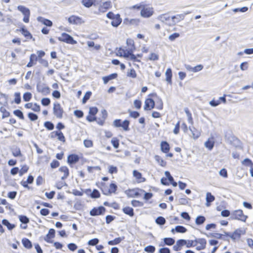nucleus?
Listing matches in <instances>:
<instances>
[{"label": "nucleus", "instance_id": "1", "mask_svg": "<svg viewBox=\"0 0 253 253\" xmlns=\"http://www.w3.org/2000/svg\"><path fill=\"white\" fill-rule=\"evenodd\" d=\"M225 140L228 143L232 145L236 148H242V143L241 141L232 133L226 132L225 134Z\"/></svg>", "mask_w": 253, "mask_h": 253}, {"label": "nucleus", "instance_id": "2", "mask_svg": "<svg viewBox=\"0 0 253 253\" xmlns=\"http://www.w3.org/2000/svg\"><path fill=\"white\" fill-rule=\"evenodd\" d=\"M248 218L247 215L244 214L243 211L241 210H235L233 211L229 217L230 220H238L243 222H246Z\"/></svg>", "mask_w": 253, "mask_h": 253}, {"label": "nucleus", "instance_id": "3", "mask_svg": "<svg viewBox=\"0 0 253 253\" xmlns=\"http://www.w3.org/2000/svg\"><path fill=\"white\" fill-rule=\"evenodd\" d=\"M37 91L41 93L42 95L46 96L50 94V88L45 83L39 81L36 85Z\"/></svg>", "mask_w": 253, "mask_h": 253}, {"label": "nucleus", "instance_id": "4", "mask_svg": "<svg viewBox=\"0 0 253 253\" xmlns=\"http://www.w3.org/2000/svg\"><path fill=\"white\" fill-rule=\"evenodd\" d=\"M62 37H59L57 38L58 40L60 42H65L67 43L71 44H75L77 43L74 38L68 34L66 33H62Z\"/></svg>", "mask_w": 253, "mask_h": 253}, {"label": "nucleus", "instance_id": "5", "mask_svg": "<svg viewBox=\"0 0 253 253\" xmlns=\"http://www.w3.org/2000/svg\"><path fill=\"white\" fill-rule=\"evenodd\" d=\"M17 9L24 15L23 21L25 23H28L29 22V18L30 16V9L23 5L18 6Z\"/></svg>", "mask_w": 253, "mask_h": 253}, {"label": "nucleus", "instance_id": "6", "mask_svg": "<svg viewBox=\"0 0 253 253\" xmlns=\"http://www.w3.org/2000/svg\"><path fill=\"white\" fill-rule=\"evenodd\" d=\"M53 113L57 118H62L64 110L59 103H54L53 107Z\"/></svg>", "mask_w": 253, "mask_h": 253}, {"label": "nucleus", "instance_id": "7", "mask_svg": "<svg viewBox=\"0 0 253 253\" xmlns=\"http://www.w3.org/2000/svg\"><path fill=\"white\" fill-rule=\"evenodd\" d=\"M106 211V208L100 206L98 207H94L89 211V214L92 216L103 215Z\"/></svg>", "mask_w": 253, "mask_h": 253}, {"label": "nucleus", "instance_id": "8", "mask_svg": "<svg viewBox=\"0 0 253 253\" xmlns=\"http://www.w3.org/2000/svg\"><path fill=\"white\" fill-rule=\"evenodd\" d=\"M134 51L131 49H124L120 47L117 54L120 57H123L126 59L129 58V57L133 53Z\"/></svg>", "mask_w": 253, "mask_h": 253}, {"label": "nucleus", "instance_id": "9", "mask_svg": "<svg viewBox=\"0 0 253 253\" xmlns=\"http://www.w3.org/2000/svg\"><path fill=\"white\" fill-rule=\"evenodd\" d=\"M16 31H19L27 39L35 41V38H33L31 33L26 29V27L22 25V26L19 29H17Z\"/></svg>", "mask_w": 253, "mask_h": 253}, {"label": "nucleus", "instance_id": "10", "mask_svg": "<svg viewBox=\"0 0 253 253\" xmlns=\"http://www.w3.org/2000/svg\"><path fill=\"white\" fill-rule=\"evenodd\" d=\"M154 13L153 8L152 7H143L140 11L141 15L144 18H149Z\"/></svg>", "mask_w": 253, "mask_h": 253}, {"label": "nucleus", "instance_id": "11", "mask_svg": "<svg viewBox=\"0 0 253 253\" xmlns=\"http://www.w3.org/2000/svg\"><path fill=\"white\" fill-rule=\"evenodd\" d=\"M80 160V157L76 154H72L69 155L67 158V163L71 166L78 163Z\"/></svg>", "mask_w": 253, "mask_h": 253}, {"label": "nucleus", "instance_id": "12", "mask_svg": "<svg viewBox=\"0 0 253 253\" xmlns=\"http://www.w3.org/2000/svg\"><path fill=\"white\" fill-rule=\"evenodd\" d=\"M68 21L70 24L74 25H80L84 23L82 18L75 15H72L69 17L68 19Z\"/></svg>", "mask_w": 253, "mask_h": 253}, {"label": "nucleus", "instance_id": "13", "mask_svg": "<svg viewBox=\"0 0 253 253\" xmlns=\"http://www.w3.org/2000/svg\"><path fill=\"white\" fill-rule=\"evenodd\" d=\"M155 106V102L152 98H148L145 100L144 106V109L145 111L151 110L153 109Z\"/></svg>", "mask_w": 253, "mask_h": 253}, {"label": "nucleus", "instance_id": "14", "mask_svg": "<svg viewBox=\"0 0 253 253\" xmlns=\"http://www.w3.org/2000/svg\"><path fill=\"white\" fill-rule=\"evenodd\" d=\"M184 19V14H177L176 15L173 16L171 17V21L168 23L169 26L174 25L176 23L180 22Z\"/></svg>", "mask_w": 253, "mask_h": 253}, {"label": "nucleus", "instance_id": "15", "mask_svg": "<svg viewBox=\"0 0 253 253\" xmlns=\"http://www.w3.org/2000/svg\"><path fill=\"white\" fill-rule=\"evenodd\" d=\"M55 230L53 228H50L48 234H47L45 237L44 238V240L48 243H52L53 241L51 239L55 237Z\"/></svg>", "mask_w": 253, "mask_h": 253}, {"label": "nucleus", "instance_id": "16", "mask_svg": "<svg viewBox=\"0 0 253 253\" xmlns=\"http://www.w3.org/2000/svg\"><path fill=\"white\" fill-rule=\"evenodd\" d=\"M112 7V3L111 1H107L103 2L102 4H100L98 10L99 11L102 13L106 12L108 9Z\"/></svg>", "mask_w": 253, "mask_h": 253}, {"label": "nucleus", "instance_id": "17", "mask_svg": "<svg viewBox=\"0 0 253 253\" xmlns=\"http://www.w3.org/2000/svg\"><path fill=\"white\" fill-rule=\"evenodd\" d=\"M187 241L184 239H179L176 241V245L173 246V250L174 251H179L181 249V247L185 245Z\"/></svg>", "mask_w": 253, "mask_h": 253}, {"label": "nucleus", "instance_id": "18", "mask_svg": "<svg viewBox=\"0 0 253 253\" xmlns=\"http://www.w3.org/2000/svg\"><path fill=\"white\" fill-rule=\"evenodd\" d=\"M133 176L137 180L138 183L145 182L146 179L145 178L143 177L141 172L137 170H133Z\"/></svg>", "mask_w": 253, "mask_h": 253}, {"label": "nucleus", "instance_id": "19", "mask_svg": "<svg viewBox=\"0 0 253 253\" xmlns=\"http://www.w3.org/2000/svg\"><path fill=\"white\" fill-rule=\"evenodd\" d=\"M161 150L164 153H168L170 150V145L167 141H162L160 144Z\"/></svg>", "mask_w": 253, "mask_h": 253}, {"label": "nucleus", "instance_id": "20", "mask_svg": "<svg viewBox=\"0 0 253 253\" xmlns=\"http://www.w3.org/2000/svg\"><path fill=\"white\" fill-rule=\"evenodd\" d=\"M122 20L119 14H116V17L111 22V25L114 27H118L122 23Z\"/></svg>", "mask_w": 253, "mask_h": 253}, {"label": "nucleus", "instance_id": "21", "mask_svg": "<svg viewBox=\"0 0 253 253\" xmlns=\"http://www.w3.org/2000/svg\"><path fill=\"white\" fill-rule=\"evenodd\" d=\"M37 62V55L34 54L32 53L31 54L30 56V61L28 63V64L26 65L27 67L30 68L34 65H36Z\"/></svg>", "mask_w": 253, "mask_h": 253}, {"label": "nucleus", "instance_id": "22", "mask_svg": "<svg viewBox=\"0 0 253 253\" xmlns=\"http://www.w3.org/2000/svg\"><path fill=\"white\" fill-rule=\"evenodd\" d=\"M37 20L47 27H51L53 24L51 20L41 16H39L37 18Z\"/></svg>", "mask_w": 253, "mask_h": 253}, {"label": "nucleus", "instance_id": "23", "mask_svg": "<svg viewBox=\"0 0 253 253\" xmlns=\"http://www.w3.org/2000/svg\"><path fill=\"white\" fill-rule=\"evenodd\" d=\"M118 74L116 73H112L108 76H104L102 78L104 84H107L110 81L115 79L117 78Z\"/></svg>", "mask_w": 253, "mask_h": 253}, {"label": "nucleus", "instance_id": "24", "mask_svg": "<svg viewBox=\"0 0 253 253\" xmlns=\"http://www.w3.org/2000/svg\"><path fill=\"white\" fill-rule=\"evenodd\" d=\"M149 96H155L158 99V101H157V105L156 106V108L158 110H162L163 108V102L162 99L159 97L156 93L150 94H149Z\"/></svg>", "mask_w": 253, "mask_h": 253}, {"label": "nucleus", "instance_id": "25", "mask_svg": "<svg viewBox=\"0 0 253 253\" xmlns=\"http://www.w3.org/2000/svg\"><path fill=\"white\" fill-rule=\"evenodd\" d=\"M165 75L166 76V81L169 84H172V70L171 68H169L167 69Z\"/></svg>", "mask_w": 253, "mask_h": 253}, {"label": "nucleus", "instance_id": "26", "mask_svg": "<svg viewBox=\"0 0 253 253\" xmlns=\"http://www.w3.org/2000/svg\"><path fill=\"white\" fill-rule=\"evenodd\" d=\"M1 224L5 226L9 230H12L16 227L15 224L10 223L6 219H3L1 221Z\"/></svg>", "mask_w": 253, "mask_h": 253}, {"label": "nucleus", "instance_id": "27", "mask_svg": "<svg viewBox=\"0 0 253 253\" xmlns=\"http://www.w3.org/2000/svg\"><path fill=\"white\" fill-rule=\"evenodd\" d=\"M22 244L27 249H31L33 247L32 242L26 238H23L22 239Z\"/></svg>", "mask_w": 253, "mask_h": 253}, {"label": "nucleus", "instance_id": "28", "mask_svg": "<svg viewBox=\"0 0 253 253\" xmlns=\"http://www.w3.org/2000/svg\"><path fill=\"white\" fill-rule=\"evenodd\" d=\"M122 211L124 213L130 217H132L134 215V210L132 208L126 207L122 209Z\"/></svg>", "mask_w": 253, "mask_h": 253}, {"label": "nucleus", "instance_id": "29", "mask_svg": "<svg viewBox=\"0 0 253 253\" xmlns=\"http://www.w3.org/2000/svg\"><path fill=\"white\" fill-rule=\"evenodd\" d=\"M158 19L163 23L166 22L168 25V23L171 21V18L167 14H164L159 15L158 17Z\"/></svg>", "mask_w": 253, "mask_h": 253}, {"label": "nucleus", "instance_id": "30", "mask_svg": "<svg viewBox=\"0 0 253 253\" xmlns=\"http://www.w3.org/2000/svg\"><path fill=\"white\" fill-rule=\"evenodd\" d=\"M244 232L243 230L240 229H237L235 230L232 233V236H231V238L232 240H235L237 238H240L241 237V234H244Z\"/></svg>", "mask_w": 253, "mask_h": 253}, {"label": "nucleus", "instance_id": "31", "mask_svg": "<svg viewBox=\"0 0 253 253\" xmlns=\"http://www.w3.org/2000/svg\"><path fill=\"white\" fill-rule=\"evenodd\" d=\"M205 234L208 237H211L218 239H222L224 241L227 240L226 239L223 238V235L218 233H210L209 234L205 233Z\"/></svg>", "mask_w": 253, "mask_h": 253}, {"label": "nucleus", "instance_id": "32", "mask_svg": "<svg viewBox=\"0 0 253 253\" xmlns=\"http://www.w3.org/2000/svg\"><path fill=\"white\" fill-rule=\"evenodd\" d=\"M125 239V237L116 238L113 240H110L108 242V244L110 246L116 245L120 244L122 240Z\"/></svg>", "mask_w": 253, "mask_h": 253}, {"label": "nucleus", "instance_id": "33", "mask_svg": "<svg viewBox=\"0 0 253 253\" xmlns=\"http://www.w3.org/2000/svg\"><path fill=\"white\" fill-rule=\"evenodd\" d=\"M100 184H101V187H100V188L102 193L104 195H109L111 194L110 192V190L108 188V187L106 185L105 183L101 182Z\"/></svg>", "mask_w": 253, "mask_h": 253}, {"label": "nucleus", "instance_id": "34", "mask_svg": "<svg viewBox=\"0 0 253 253\" xmlns=\"http://www.w3.org/2000/svg\"><path fill=\"white\" fill-rule=\"evenodd\" d=\"M53 133H55V135H56L58 140L61 141L63 142H65L66 141L65 137L63 133L61 131H54Z\"/></svg>", "mask_w": 253, "mask_h": 253}, {"label": "nucleus", "instance_id": "35", "mask_svg": "<svg viewBox=\"0 0 253 253\" xmlns=\"http://www.w3.org/2000/svg\"><path fill=\"white\" fill-rule=\"evenodd\" d=\"M11 152L14 157H18L22 156L20 149L19 147H15V148H12Z\"/></svg>", "mask_w": 253, "mask_h": 253}, {"label": "nucleus", "instance_id": "36", "mask_svg": "<svg viewBox=\"0 0 253 253\" xmlns=\"http://www.w3.org/2000/svg\"><path fill=\"white\" fill-rule=\"evenodd\" d=\"M130 121L128 120H125L122 122L121 127L123 128V130L126 131H128L130 130L129 126Z\"/></svg>", "mask_w": 253, "mask_h": 253}, {"label": "nucleus", "instance_id": "37", "mask_svg": "<svg viewBox=\"0 0 253 253\" xmlns=\"http://www.w3.org/2000/svg\"><path fill=\"white\" fill-rule=\"evenodd\" d=\"M135 188L134 189H128L125 191V194L127 195L128 198H134L135 197Z\"/></svg>", "mask_w": 253, "mask_h": 253}, {"label": "nucleus", "instance_id": "38", "mask_svg": "<svg viewBox=\"0 0 253 253\" xmlns=\"http://www.w3.org/2000/svg\"><path fill=\"white\" fill-rule=\"evenodd\" d=\"M155 161L159 164V165L163 167H166L167 165V162L165 161L160 156L155 155L154 157Z\"/></svg>", "mask_w": 253, "mask_h": 253}, {"label": "nucleus", "instance_id": "39", "mask_svg": "<svg viewBox=\"0 0 253 253\" xmlns=\"http://www.w3.org/2000/svg\"><path fill=\"white\" fill-rule=\"evenodd\" d=\"M206 219L204 216L199 215L195 220V223L198 225H202L205 222Z\"/></svg>", "mask_w": 253, "mask_h": 253}, {"label": "nucleus", "instance_id": "40", "mask_svg": "<svg viewBox=\"0 0 253 253\" xmlns=\"http://www.w3.org/2000/svg\"><path fill=\"white\" fill-rule=\"evenodd\" d=\"M88 46L90 48H93V49L96 50H99L101 48V46L99 44H95V43L93 41H88L87 42Z\"/></svg>", "mask_w": 253, "mask_h": 253}, {"label": "nucleus", "instance_id": "41", "mask_svg": "<svg viewBox=\"0 0 253 253\" xmlns=\"http://www.w3.org/2000/svg\"><path fill=\"white\" fill-rule=\"evenodd\" d=\"M20 221L24 224H27L30 222V219L25 215H20L18 216Z\"/></svg>", "mask_w": 253, "mask_h": 253}, {"label": "nucleus", "instance_id": "42", "mask_svg": "<svg viewBox=\"0 0 253 253\" xmlns=\"http://www.w3.org/2000/svg\"><path fill=\"white\" fill-rule=\"evenodd\" d=\"M155 222L160 226H163L165 224L166 220L164 217L159 216L155 219Z\"/></svg>", "mask_w": 253, "mask_h": 253}, {"label": "nucleus", "instance_id": "43", "mask_svg": "<svg viewBox=\"0 0 253 253\" xmlns=\"http://www.w3.org/2000/svg\"><path fill=\"white\" fill-rule=\"evenodd\" d=\"M214 146V142L212 140H208L205 143V146L209 150H211Z\"/></svg>", "mask_w": 253, "mask_h": 253}, {"label": "nucleus", "instance_id": "44", "mask_svg": "<svg viewBox=\"0 0 253 253\" xmlns=\"http://www.w3.org/2000/svg\"><path fill=\"white\" fill-rule=\"evenodd\" d=\"M189 129L192 132V137H193L194 139H197L200 136V132L197 129H196L195 128H191L190 127H189Z\"/></svg>", "mask_w": 253, "mask_h": 253}, {"label": "nucleus", "instance_id": "45", "mask_svg": "<svg viewBox=\"0 0 253 253\" xmlns=\"http://www.w3.org/2000/svg\"><path fill=\"white\" fill-rule=\"evenodd\" d=\"M44 126L48 130H52L54 128L53 123L50 121H46L44 123Z\"/></svg>", "mask_w": 253, "mask_h": 253}, {"label": "nucleus", "instance_id": "46", "mask_svg": "<svg viewBox=\"0 0 253 253\" xmlns=\"http://www.w3.org/2000/svg\"><path fill=\"white\" fill-rule=\"evenodd\" d=\"M165 245L171 246L175 243V240L172 238H165L163 239Z\"/></svg>", "mask_w": 253, "mask_h": 253}, {"label": "nucleus", "instance_id": "47", "mask_svg": "<svg viewBox=\"0 0 253 253\" xmlns=\"http://www.w3.org/2000/svg\"><path fill=\"white\" fill-rule=\"evenodd\" d=\"M126 44L128 46H130L129 48L131 49L133 51H135L136 49V47L134 44V41L131 39H127L126 40Z\"/></svg>", "mask_w": 253, "mask_h": 253}, {"label": "nucleus", "instance_id": "48", "mask_svg": "<svg viewBox=\"0 0 253 253\" xmlns=\"http://www.w3.org/2000/svg\"><path fill=\"white\" fill-rule=\"evenodd\" d=\"M91 94L92 92L90 91H87L86 92L82 99V103L83 104H85L86 102L89 99Z\"/></svg>", "mask_w": 253, "mask_h": 253}, {"label": "nucleus", "instance_id": "49", "mask_svg": "<svg viewBox=\"0 0 253 253\" xmlns=\"http://www.w3.org/2000/svg\"><path fill=\"white\" fill-rule=\"evenodd\" d=\"M184 112L186 113L187 117H188V122L189 123L193 124V118L192 116V114L189 111V109L188 108H184Z\"/></svg>", "mask_w": 253, "mask_h": 253}, {"label": "nucleus", "instance_id": "50", "mask_svg": "<svg viewBox=\"0 0 253 253\" xmlns=\"http://www.w3.org/2000/svg\"><path fill=\"white\" fill-rule=\"evenodd\" d=\"M175 232L177 233H184L187 232V229L181 225H177L175 227Z\"/></svg>", "mask_w": 253, "mask_h": 253}, {"label": "nucleus", "instance_id": "51", "mask_svg": "<svg viewBox=\"0 0 253 253\" xmlns=\"http://www.w3.org/2000/svg\"><path fill=\"white\" fill-rule=\"evenodd\" d=\"M195 241L196 242V244L197 243H199L200 244L201 246L204 247L203 248L205 249L206 244H207V241L204 238H198V239H195Z\"/></svg>", "mask_w": 253, "mask_h": 253}, {"label": "nucleus", "instance_id": "52", "mask_svg": "<svg viewBox=\"0 0 253 253\" xmlns=\"http://www.w3.org/2000/svg\"><path fill=\"white\" fill-rule=\"evenodd\" d=\"M242 164L245 166L250 167V168L253 167V162L249 158L245 159L242 162Z\"/></svg>", "mask_w": 253, "mask_h": 253}, {"label": "nucleus", "instance_id": "53", "mask_svg": "<svg viewBox=\"0 0 253 253\" xmlns=\"http://www.w3.org/2000/svg\"><path fill=\"white\" fill-rule=\"evenodd\" d=\"M0 112L2 113L1 116L2 119L8 117L10 115V113L7 111L3 107H0Z\"/></svg>", "mask_w": 253, "mask_h": 253}, {"label": "nucleus", "instance_id": "54", "mask_svg": "<svg viewBox=\"0 0 253 253\" xmlns=\"http://www.w3.org/2000/svg\"><path fill=\"white\" fill-rule=\"evenodd\" d=\"M13 114L18 117L20 119L24 120V116L23 112L19 109L15 110L13 111Z\"/></svg>", "mask_w": 253, "mask_h": 253}, {"label": "nucleus", "instance_id": "55", "mask_svg": "<svg viewBox=\"0 0 253 253\" xmlns=\"http://www.w3.org/2000/svg\"><path fill=\"white\" fill-rule=\"evenodd\" d=\"M14 102L17 104H19L21 102V94L19 92H16L14 93Z\"/></svg>", "mask_w": 253, "mask_h": 253}, {"label": "nucleus", "instance_id": "56", "mask_svg": "<svg viewBox=\"0 0 253 253\" xmlns=\"http://www.w3.org/2000/svg\"><path fill=\"white\" fill-rule=\"evenodd\" d=\"M32 97V94L30 92H26L23 95V100L25 102L29 101Z\"/></svg>", "mask_w": 253, "mask_h": 253}, {"label": "nucleus", "instance_id": "57", "mask_svg": "<svg viewBox=\"0 0 253 253\" xmlns=\"http://www.w3.org/2000/svg\"><path fill=\"white\" fill-rule=\"evenodd\" d=\"M215 200V197L210 192L207 193L206 194V202L207 203H211Z\"/></svg>", "mask_w": 253, "mask_h": 253}, {"label": "nucleus", "instance_id": "58", "mask_svg": "<svg viewBox=\"0 0 253 253\" xmlns=\"http://www.w3.org/2000/svg\"><path fill=\"white\" fill-rule=\"evenodd\" d=\"M82 3L85 7L89 8L93 5V1L92 0H82Z\"/></svg>", "mask_w": 253, "mask_h": 253}, {"label": "nucleus", "instance_id": "59", "mask_svg": "<svg viewBox=\"0 0 253 253\" xmlns=\"http://www.w3.org/2000/svg\"><path fill=\"white\" fill-rule=\"evenodd\" d=\"M28 117L31 121H35L38 119V116L33 112H30L28 114Z\"/></svg>", "mask_w": 253, "mask_h": 253}, {"label": "nucleus", "instance_id": "60", "mask_svg": "<svg viewBox=\"0 0 253 253\" xmlns=\"http://www.w3.org/2000/svg\"><path fill=\"white\" fill-rule=\"evenodd\" d=\"M100 197V194L99 191L96 189H94L91 192L90 197L92 199L98 198Z\"/></svg>", "mask_w": 253, "mask_h": 253}, {"label": "nucleus", "instance_id": "61", "mask_svg": "<svg viewBox=\"0 0 253 253\" xmlns=\"http://www.w3.org/2000/svg\"><path fill=\"white\" fill-rule=\"evenodd\" d=\"M128 112L129 114V116L134 119L137 118L140 116V113L137 111L128 110Z\"/></svg>", "mask_w": 253, "mask_h": 253}, {"label": "nucleus", "instance_id": "62", "mask_svg": "<svg viewBox=\"0 0 253 253\" xmlns=\"http://www.w3.org/2000/svg\"><path fill=\"white\" fill-rule=\"evenodd\" d=\"M109 190H110V193H116V191H117V188H118V186L117 185V184L112 182L110 184V186H109Z\"/></svg>", "mask_w": 253, "mask_h": 253}, {"label": "nucleus", "instance_id": "63", "mask_svg": "<svg viewBox=\"0 0 253 253\" xmlns=\"http://www.w3.org/2000/svg\"><path fill=\"white\" fill-rule=\"evenodd\" d=\"M155 250V247L152 245L147 246L144 248V251L148 253H154Z\"/></svg>", "mask_w": 253, "mask_h": 253}, {"label": "nucleus", "instance_id": "64", "mask_svg": "<svg viewBox=\"0 0 253 253\" xmlns=\"http://www.w3.org/2000/svg\"><path fill=\"white\" fill-rule=\"evenodd\" d=\"M51 101L49 98H42L41 100V104L43 106H47L50 104Z\"/></svg>", "mask_w": 253, "mask_h": 253}]
</instances>
